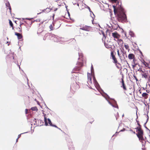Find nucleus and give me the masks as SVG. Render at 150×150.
I'll list each match as a JSON object with an SVG mask.
<instances>
[{
	"label": "nucleus",
	"mask_w": 150,
	"mask_h": 150,
	"mask_svg": "<svg viewBox=\"0 0 150 150\" xmlns=\"http://www.w3.org/2000/svg\"><path fill=\"white\" fill-rule=\"evenodd\" d=\"M129 34L132 37H135V35L134 32L131 30H129Z\"/></svg>",
	"instance_id": "nucleus-15"
},
{
	"label": "nucleus",
	"mask_w": 150,
	"mask_h": 150,
	"mask_svg": "<svg viewBox=\"0 0 150 150\" xmlns=\"http://www.w3.org/2000/svg\"><path fill=\"white\" fill-rule=\"evenodd\" d=\"M129 131H130L132 132H133L134 134H135V132L134 131H133L132 129H130L129 130Z\"/></svg>",
	"instance_id": "nucleus-47"
},
{
	"label": "nucleus",
	"mask_w": 150,
	"mask_h": 150,
	"mask_svg": "<svg viewBox=\"0 0 150 150\" xmlns=\"http://www.w3.org/2000/svg\"><path fill=\"white\" fill-rule=\"evenodd\" d=\"M116 67H117V68L118 69H120V67L119 66H118L117 65L116 66Z\"/></svg>",
	"instance_id": "nucleus-63"
},
{
	"label": "nucleus",
	"mask_w": 150,
	"mask_h": 150,
	"mask_svg": "<svg viewBox=\"0 0 150 150\" xmlns=\"http://www.w3.org/2000/svg\"><path fill=\"white\" fill-rule=\"evenodd\" d=\"M111 56H112V57L113 56H115L113 53L112 52H111Z\"/></svg>",
	"instance_id": "nucleus-56"
},
{
	"label": "nucleus",
	"mask_w": 150,
	"mask_h": 150,
	"mask_svg": "<svg viewBox=\"0 0 150 150\" xmlns=\"http://www.w3.org/2000/svg\"><path fill=\"white\" fill-rule=\"evenodd\" d=\"M23 24V23H21L20 25H19V26L20 27H21V25H22V24Z\"/></svg>",
	"instance_id": "nucleus-60"
},
{
	"label": "nucleus",
	"mask_w": 150,
	"mask_h": 150,
	"mask_svg": "<svg viewBox=\"0 0 150 150\" xmlns=\"http://www.w3.org/2000/svg\"><path fill=\"white\" fill-rule=\"evenodd\" d=\"M47 118L46 117H44V121L45 122L47 121Z\"/></svg>",
	"instance_id": "nucleus-54"
},
{
	"label": "nucleus",
	"mask_w": 150,
	"mask_h": 150,
	"mask_svg": "<svg viewBox=\"0 0 150 150\" xmlns=\"http://www.w3.org/2000/svg\"><path fill=\"white\" fill-rule=\"evenodd\" d=\"M121 83L122 84V86H121V87H122L125 90H126L127 89L124 83L123 78L121 79Z\"/></svg>",
	"instance_id": "nucleus-9"
},
{
	"label": "nucleus",
	"mask_w": 150,
	"mask_h": 150,
	"mask_svg": "<svg viewBox=\"0 0 150 150\" xmlns=\"http://www.w3.org/2000/svg\"><path fill=\"white\" fill-rule=\"evenodd\" d=\"M120 58V60L121 61V62L122 61V60H123V59H122V57L121 56H119Z\"/></svg>",
	"instance_id": "nucleus-51"
},
{
	"label": "nucleus",
	"mask_w": 150,
	"mask_h": 150,
	"mask_svg": "<svg viewBox=\"0 0 150 150\" xmlns=\"http://www.w3.org/2000/svg\"><path fill=\"white\" fill-rule=\"evenodd\" d=\"M77 64L79 66V67H76V68H74V69L73 71L71 72L72 73H75L74 71H76L78 70H79L80 69V67H81L83 66V64L82 63L80 62H77Z\"/></svg>",
	"instance_id": "nucleus-5"
},
{
	"label": "nucleus",
	"mask_w": 150,
	"mask_h": 150,
	"mask_svg": "<svg viewBox=\"0 0 150 150\" xmlns=\"http://www.w3.org/2000/svg\"><path fill=\"white\" fill-rule=\"evenodd\" d=\"M17 29H19V30H18V31L19 32L21 33L22 32V29H21V28L20 27H18V28H17Z\"/></svg>",
	"instance_id": "nucleus-34"
},
{
	"label": "nucleus",
	"mask_w": 150,
	"mask_h": 150,
	"mask_svg": "<svg viewBox=\"0 0 150 150\" xmlns=\"http://www.w3.org/2000/svg\"><path fill=\"white\" fill-rule=\"evenodd\" d=\"M143 131L142 129H141L139 131H138V132L136 134V135L139 138V140H144V138L143 137Z\"/></svg>",
	"instance_id": "nucleus-4"
},
{
	"label": "nucleus",
	"mask_w": 150,
	"mask_h": 150,
	"mask_svg": "<svg viewBox=\"0 0 150 150\" xmlns=\"http://www.w3.org/2000/svg\"><path fill=\"white\" fill-rule=\"evenodd\" d=\"M37 104H38V105H40V104H39V101H37Z\"/></svg>",
	"instance_id": "nucleus-62"
},
{
	"label": "nucleus",
	"mask_w": 150,
	"mask_h": 150,
	"mask_svg": "<svg viewBox=\"0 0 150 150\" xmlns=\"http://www.w3.org/2000/svg\"><path fill=\"white\" fill-rule=\"evenodd\" d=\"M68 145L69 150H74L73 145L72 142L69 143V144Z\"/></svg>",
	"instance_id": "nucleus-10"
},
{
	"label": "nucleus",
	"mask_w": 150,
	"mask_h": 150,
	"mask_svg": "<svg viewBox=\"0 0 150 150\" xmlns=\"http://www.w3.org/2000/svg\"><path fill=\"white\" fill-rule=\"evenodd\" d=\"M147 95H148V94L146 93H143L142 94V96L143 97H145Z\"/></svg>",
	"instance_id": "nucleus-23"
},
{
	"label": "nucleus",
	"mask_w": 150,
	"mask_h": 150,
	"mask_svg": "<svg viewBox=\"0 0 150 150\" xmlns=\"http://www.w3.org/2000/svg\"><path fill=\"white\" fill-rule=\"evenodd\" d=\"M118 27H119V25H118L117 24V25L116 28H114V29L116 30Z\"/></svg>",
	"instance_id": "nucleus-55"
},
{
	"label": "nucleus",
	"mask_w": 150,
	"mask_h": 150,
	"mask_svg": "<svg viewBox=\"0 0 150 150\" xmlns=\"http://www.w3.org/2000/svg\"><path fill=\"white\" fill-rule=\"evenodd\" d=\"M117 55L119 56H120V54L119 51L118 50H117Z\"/></svg>",
	"instance_id": "nucleus-44"
},
{
	"label": "nucleus",
	"mask_w": 150,
	"mask_h": 150,
	"mask_svg": "<svg viewBox=\"0 0 150 150\" xmlns=\"http://www.w3.org/2000/svg\"><path fill=\"white\" fill-rule=\"evenodd\" d=\"M102 34H103V36L104 37H105V38H106L105 35L104 33V32H103Z\"/></svg>",
	"instance_id": "nucleus-53"
},
{
	"label": "nucleus",
	"mask_w": 150,
	"mask_h": 150,
	"mask_svg": "<svg viewBox=\"0 0 150 150\" xmlns=\"http://www.w3.org/2000/svg\"><path fill=\"white\" fill-rule=\"evenodd\" d=\"M79 57L78 58V59H79L80 58H82L83 56V54H82L79 53Z\"/></svg>",
	"instance_id": "nucleus-27"
},
{
	"label": "nucleus",
	"mask_w": 150,
	"mask_h": 150,
	"mask_svg": "<svg viewBox=\"0 0 150 150\" xmlns=\"http://www.w3.org/2000/svg\"><path fill=\"white\" fill-rule=\"evenodd\" d=\"M136 115H137V118L136 119V120L137 123V125L139 126H141V125L139 123V122L138 120H137V119L138 118V116H137V112L136 113Z\"/></svg>",
	"instance_id": "nucleus-21"
},
{
	"label": "nucleus",
	"mask_w": 150,
	"mask_h": 150,
	"mask_svg": "<svg viewBox=\"0 0 150 150\" xmlns=\"http://www.w3.org/2000/svg\"><path fill=\"white\" fill-rule=\"evenodd\" d=\"M87 6V8L88 9L89 12H91V13H92L93 14V17L92 16V18L93 19L92 20V23L93 24V21H94V18H95V15H94V14H93V12L91 11L90 8L88 6Z\"/></svg>",
	"instance_id": "nucleus-12"
},
{
	"label": "nucleus",
	"mask_w": 150,
	"mask_h": 150,
	"mask_svg": "<svg viewBox=\"0 0 150 150\" xmlns=\"http://www.w3.org/2000/svg\"><path fill=\"white\" fill-rule=\"evenodd\" d=\"M125 62H126L127 63V64L128 65V66H129V64L128 63V62H127V61H126V60H125Z\"/></svg>",
	"instance_id": "nucleus-57"
},
{
	"label": "nucleus",
	"mask_w": 150,
	"mask_h": 150,
	"mask_svg": "<svg viewBox=\"0 0 150 150\" xmlns=\"http://www.w3.org/2000/svg\"><path fill=\"white\" fill-rule=\"evenodd\" d=\"M91 80H92L91 74L88 73L87 83L89 85V83L92 84Z\"/></svg>",
	"instance_id": "nucleus-6"
},
{
	"label": "nucleus",
	"mask_w": 150,
	"mask_h": 150,
	"mask_svg": "<svg viewBox=\"0 0 150 150\" xmlns=\"http://www.w3.org/2000/svg\"><path fill=\"white\" fill-rule=\"evenodd\" d=\"M136 65H137L136 64H135L134 65H132V67L133 68H134V67H136Z\"/></svg>",
	"instance_id": "nucleus-49"
},
{
	"label": "nucleus",
	"mask_w": 150,
	"mask_h": 150,
	"mask_svg": "<svg viewBox=\"0 0 150 150\" xmlns=\"http://www.w3.org/2000/svg\"><path fill=\"white\" fill-rule=\"evenodd\" d=\"M112 59H113V60L114 61V62H113L115 64L117 63V59L115 58V56H113L112 57Z\"/></svg>",
	"instance_id": "nucleus-16"
},
{
	"label": "nucleus",
	"mask_w": 150,
	"mask_h": 150,
	"mask_svg": "<svg viewBox=\"0 0 150 150\" xmlns=\"http://www.w3.org/2000/svg\"><path fill=\"white\" fill-rule=\"evenodd\" d=\"M31 109L32 111H37L38 110V109L37 108V107L36 106L32 107L31 108Z\"/></svg>",
	"instance_id": "nucleus-18"
},
{
	"label": "nucleus",
	"mask_w": 150,
	"mask_h": 150,
	"mask_svg": "<svg viewBox=\"0 0 150 150\" xmlns=\"http://www.w3.org/2000/svg\"><path fill=\"white\" fill-rule=\"evenodd\" d=\"M124 47L127 50L129 49V46H128V45H124Z\"/></svg>",
	"instance_id": "nucleus-26"
},
{
	"label": "nucleus",
	"mask_w": 150,
	"mask_h": 150,
	"mask_svg": "<svg viewBox=\"0 0 150 150\" xmlns=\"http://www.w3.org/2000/svg\"><path fill=\"white\" fill-rule=\"evenodd\" d=\"M8 7V8L10 10V13H11V6L10 5V6H9Z\"/></svg>",
	"instance_id": "nucleus-41"
},
{
	"label": "nucleus",
	"mask_w": 150,
	"mask_h": 150,
	"mask_svg": "<svg viewBox=\"0 0 150 150\" xmlns=\"http://www.w3.org/2000/svg\"><path fill=\"white\" fill-rule=\"evenodd\" d=\"M33 121L35 122V123L34 124V125H35V123H36V122H37V120H36V119H35V118L34 120H33Z\"/></svg>",
	"instance_id": "nucleus-43"
},
{
	"label": "nucleus",
	"mask_w": 150,
	"mask_h": 150,
	"mask_svg": "<svg viewBox=\"0 0 150 150\" xmlns=\"http://www.w3.org/2000/svg\"><path fill=\"white\" fill-rule=\"evenodd\" d=\"M28 133V132H24V133H21V134H19L18 136V138H19L21 136V135L22 134H25V133Z\"/></svg>",
	"instance_id": "nucleus-32"
},
{
	"label": "nucleus",
	"mask_w": 150,
	"mask_h": 150,
	"mask_svg": "<svg viewBox=\"0 0 150 150\" xmlns=\"http://www.w3.org/2000/svg\"><path fill=\"white\" fill-rule=\"evenodd\" d=\"M134 57V55L132 53H130L128 55V58L129 59H133Z\"/></svg>",
	"instance_id": "nucleus-13"
},
{
	"label": "nucleus",
	"mask_w": 150,
	"mask_h": 150,
	"mask_svg": "<svg viewBox=\"0 0 150 150\" xmlns=\"http://www.w3.org/2000/svg\"><path fill=\"white\" fill-rule=\"evenodd\" d=\"M19 138H18L16 139V142H18V139Z\"/></svg>",
	"instance_id": "nucleus-61"
},
{
	"label": "nucleus",
	"mask_w": 150,
	"mask_h": 150,
	"mask_svg": "<svg viewBox=\"0 0 150 150\" xmlns=\"http://www.w3.org/2000/svg\"><path fill=\"white\" fill-rule=\"evenodd\" d=\"M57 8H55L54 9V11H56L57 10Z\"/></svg>",
	"instance_id": "nucleus-64"
},
{
	"label": "nucleus",
	"mask_w": 150,
	"mask_h": 150,
	"mask_svg": "<svg viewBox=\"0 0 150 150\" xmlns=\"http://www.w3.org/2000/svg\"><path fill=\"white\" fill-rule=\"evenodd\" d=\"M15 34L17 36L18 39H20L23 38V36L21 34L17 32H15Z\"/></svg>",
	"instance_id": "nucleus-11"
},
{
	"label": "nucleus",
	"mask_w": 150,
	"mask_h": 150,
	"mask_svg": "<svg viewBox=\"0 0 150 150\" xmlns=\"http://www.w3.org/2000/svg\"><path fill=\"white\" fill-rule=\"evenodd\" d=\"M146 122H145V123L144 124V127L146 129H148V130L149 131V132H150V130H149V129H148V128H147V127L146 126Z\"/></svg>",
	"instance_id": "nucleus-29"
},
{
	"label": "nucleus",
	"mask_w": 150,
	"mask_h": 150,
	"mask_svg": "<svg viewBox=\"0 0 150 150\" xmlns=\"http://www.w3.org/2000/svg\"><path fill=\"white\" fill-rule=\"evenodd\" d=\"M147 118L146 122V123L148 122V121L149 120V117L148 115V113L147 114Z\"/></svg>",
	"instance_id": "nucleus-38"
},
{
	"label": "nucleus",
	"mask_w": 150,
	"mask_h": 150,
	"mask_svg": "<svg viewBox=\"0 0 150 150\" xmlns=\"http://www.w3.org/2000/svg\"><path fill=\"white\" fill-rule=\"evenodd\" d=\"M52 9H50L48 8H47L46 9L42 10V12H45L46 13H48L49 12L50 10H52Z\"/></svg>",
	"instance_id": "nucleus-14"
},
{
	"label": "nucleus",
	"mask_w": 150,
	"mask_h": 150,
	"mask_svg": "<svg viewBox=\"0 0 150 150\" xmlns=\"http://www.w3.org/2000/svg\"><path fill=\"white\" fill-rule=\"evenodd\" d=\"M112 7L114 8V12L115 14H116V11H115V7L116 6L115 5H113Z\"/></svg>",
	"instance_id": "nucleus-28"
},
{
	"label": "nucleus",
	"mask_w": 150,
	"mask_h": 150,
	"mask_svg": "<svg viewBox=\"0 0 150 150\" xmlns=\"http://www.w3.org/2000/svg\"><path fill=\"white\" fill-rule=\"evenodd\" d=\"M28 109H25V114H27L28 113Z\"/></svg>",
	"instance_id": "nucleus-45"
},
{
	"label": "nucleus",
	"mask_w": 150,
	"mask_h": 150,
	"mask_svg": "<svg viewBox=\"0 0 150 150\" xmlns=\"http://www.w3.org/2000/svg\"><path fill=\"white\" fill-rule=\"evenodd\" d=\"M121 51L122 53V56H124V53H125V54L126 57L127 58V55L126 54V52L125 51H124V49H123L122 50H121Z\"/></svg>",
	"instance_id": "nucleus-20"
},
{
	"label": "nucleus",
	"mask_w": 150,
	"mask_h": 150,
	"mask_svg": "<svg viewBox=\"0 0 150 150\" xmlns=\"http://www.w3.org/2000/svg\"><path fill=\"white\" fill-rule=\"evenodd\" d=\"M94 72V69L93 65H92L91 67V73L93 74Z\"/></svg>",
	"instance_id": "nucleus-24"
},
{
	"label": "nucleus",
	"mask_w": 150,
	"mask_h": 150,
	"mask_svg": "<svg viewBox=\"0 0 150 150\" xmlns=\"http://www.w3.org/2000/svg\"><path fill=\"white\" fill-rule=\"evenodd\" d=\"M125 130V128H123V129H121V130H120V132H123V131H124Z\"/></svg>",
	"instance_id": "nucleus-50"
},
{
	"label": "nucleus",
	"mask_w": 150,
	"mask_h": 150,
	"mask_svg": "<svg viewBox=\"0 0 150 150\" xmlns=\"http://www.w3.org/2000/svg\"><path fill=\"white\" fill-rule=\"evenodd\" d=\"M117 18L118 21L122 23L127 22V17L124 8L120 6L117 14Z\"/></svg>",
	"instance_id": "nucleus-2"
},
{
	"label": "nucleus",
	"mask_w": 150,
	"mask_h": 150,
	"mask_svg": "<svg viewBox=\"0 0 150 150\" xmlns=\"http://www.w3.org/2000/svg\"><path fill=\"white\" fill-rule=\"evenodd\" d=\"M49 28L51 30H53V26L52 24H51L50 25V26H49Z\"/></svg>",
	"instance_id": "nucleus-31"
},
{
	"label": "nucleus",
	"mask_w": 150,
	"mask_h": 150,
	"mask_svg": "<svg viewBox=\"0 0 150 150\" xmlns=\"http://www.w3.org/2000/svg\"><path fill=\"white\" fill-rule=\"evenodd\" d=\"M93 83L95 87L102 94V96L105 98L108 103L113 107L118 109V107L117 103L116 101L114 99L110 98L107 94L104 92L100 88L94 76H93Z\"/></svg>",
	"instance_id": "nucleus-1"
},
{
	"label": "nucleus",
	"mask_w": 150,
	"mask_h": 150,
	"mask_svg": "<svg viewBox=\"0 0 150 150\" xmlns=\"http://www.w3.org/2000/svg\"><path fill=\"white\" fill-rule=\"evenodd\" d=\"M140 72H141L142 73H144V71H142V69L140 70Z\"/></svg>",
	"instance_id": "nucleus-58"
},
{
	"label": "nucleus",
	"mask_w": 150,
	"mask_h": 150,
	"mask_svg": "<svg viewBox=\"0 0 150 150\" xmlns=\"http://www.w3.org/2000/svg\"><path fill=\"white\" fill-rule=\"evenodd\" d=\"M110 0L112 1L115 2H116L117 1V0Z\"/></svg>",
	"instance_id": "nucleus-59"
},
{
	"label": "nucleus",
	"mask_w": 150,
	"mask_h": 150,
	"mask_svg": "<svg viewBox=\"0 0 150 150\" xmlns=\"http://www.w3.org/2000/svg\"><path fill=\"white\" fill-rule=\"evenodd\" d=\"M138 49H139V50H138L139 51L140 53V54H141V58H142V56L143 57V54H142V52H141V51L139 49V48H138Z\"/></svg>",
	"instance_id": "nucleus-33"
},
{
	"label": "nucleus",
	"mask_w": 150,
	"mask_h": 150,
	"mask_svg": "<svg viewBox=\"0 0 150 150\" xmlns=\"http://www.w3.org/2000/svg\"><path fill=\"white\" fill-rule=\"evenodd\" d=\"M115 116L116 120H117V118H118V117H119L118 112L117 113V115H115Z\"/></svg>",
	"instance_id": "nucleus-35"
},
{
	"label": "nucleus",
	"mask_w": 150,
	"mask_h": 150,
	"mask_svg": "<svg viewBox=\"0 0 150 150\" xmlns=\"http://www.w3.org/2000/svg\"><path fill=\"white\" fill-rule=\"evenodd\" d=\"M135 129H137L136 132H137V131H139L140 130L142 129H141V126H138L136 128H135Z\"/></svg>",
	"instance_id": "nucleus-22"
},
{
	"label": "nucleus",
	"mask_w": 150,
	"mask_h": 150,
	"mask_svg": "<svg viewBox=\"0 0 150 150\" xmlns=\"http://www.w3.org/2000/svg\"><path fill=\"white\" fill-rule=\"evenodd\" d=\"M53 37L54 38V41L58 42L59 41V37L58 36L52 34L48 33L46 34L44 38L43 39L45 40L46 38H47L49 39H52Z\"/></svg>",
	"instance_id": "nucleus-3"
},
{
	"label": "nucleus",
	"mask_w": 150,
	"mask_h": 150,
	"mask_svg": "<svg viewBox=\"0 0 150 150\" xmlns=\"http://www.w3.org/2000/svg\"><path fill=\"white\" fill-rule=\"evenodd\" d=\"M9 25L11 27H12L13 26V24L12 22L10 20H9Z\"/></svg>",
	"instance_id": "nucleus-25"
},
{
	"label": "nucleus",
	"mask_w": 150,
	"mask_h": 150,
	"mask_svg": "<svg viewBox=\"0 0 150 150\" xmlns=\"http://www.w3.org/2000/svg\"><path fill=\"white\" fill-rule=\"evenodd\" d=\"M6 6L7 7H8L9 6H10L9 3L8 1V2L6 3Z\"/></svg>",
	"instance_id": "nucleus-30"
},
{
	"label": "nucleus",
	"mask_w": 150,
	"mask_h": 150,
	"mask_svg": "<svg viewBox=\"0 0 150 150\" xmlns=\"http://www.w3.org/2000/svg\"><path fill=\"white\" fill-rule=\"evenodd\" d=\"M133 77L136 80V81H138V80L136 76L134 75H133Z\"/></svg>",
	"instance_id": "nucleus-36"
},
{
	"label": "nucleus",
	"mask_w": 150,
	"mask_h": 150,
	"mask_svg": "<svg viewBox=\"0 0 150 150\" xmlns=\"http://www.w3.org/2000/svg\"><path fill=\"white\" fill-rule=\"evenodd\" d=\"M52 127H54L57 128H58V127L56 125H53Z\"/></svg>",
	"instance_id": "nucleus-46"
},
{
	"label": "nucleus",
	"mask_w": 150,
	"mask_h": 150,
	"mask_svg": "<svg viewBox=\"0 0 150 150\" xmlns=\"http://www.w3.org/2000/svg\"><path fill=\"white\" fill-rule=\"evenodd\" d=\"M45 125L46 126H47L48 125V122H47V121H45Z\"/></svg>",
	"instance_id": "nucleus-42"
},
{
	"label": "nucleus",
	"mask_w": 150,
	"mask_h": 150,
	"mask_svg": "<svg viewBox=\"0 0 150 150\" xmlns=\"http://www.w3.org/2000/svg\"><path fill=\"white\" fill-rule=\"evenodd\" d=\"M112 36L114 38H118L120 37V35L118 34L117 32L112 33Z\"/></svg>",
	"instance_id": "nucleus-8"
},
{
	"label": "nucleus",
	"mask_w": 150,
	"mask_h": 150,
	"mask_svg": "<svg viewBox=\"0 0 150 150\" xmlns=\"http://www.w3.org/2000/svg\"><path fill=\"white\" fill-rule=\"evenodd\" d=\"M8 7V8L10 10V13H11V6L10 5V6H9Z\"/></svg>",
	"instance_id": "nucleus-40"
},
{
	"label": "nucleus",
	"mask_w": 150,
	"mask_h": 150,
	"mask_svg": "<svg viewBox=\"0 0 150 150\" xmlns=\"http://www.w3.org/2000/svg\"><path fill=\"white\" fill-rule=\"evenodd\" d=\"M90 26L86 25L84 26L83 27L80 28V29L82 30H85L86 31H89L90 30Z\"/></svg>",
	"instance_id": "nucleus-7"
},
{
	"label": "nucleus",
	"mask_w": 150,
	"mask_h": 150,
	"mask_svg": "<svg viewBox=\"0 0 150 150\" xmlns=\"http://www.w3.org/2000/svg\"><path fill=\"white\" fill-rule=\"evenodd\" d=\"M148 74V73H145L143 74H142V77H144L146 79L147 77Z\"/></svg>",
	"instance_id": "nucleus-17"
},
{
	"label": "nucleus",
	"mask_w": 150,
	"mask_h": 150,
	"mask_svg": "<svg viewBox=\"0 0 150 150\" xmlns=\"http://www.w3.org/2000/svg\"><path fill=\"white\" fill-rule=\"evenodd\" d=\"M33 19V18H23V20H24V19H26V20H31V19Z\"/></svg>",
	"instance_id": "nucleus-39"
},
{
	"label": "nucleus",
	"mask_w": 150,
	"mask_h": 150,
	"mask_svg": "<svg viewBox=\"0 0 150 150\" xmlns=\"http://www.w3.org/2000/svg\"><path fill=\"white\" fill-rule=\"evenodd\" d=\"M123 56V60L124 61V60L125 59L126 57L125 54V53H124V56Z\"/></svg>",
	"instance_id": "nucleus-37"
},
{
	"label": "nucleus",
	"mask_w": 150,
	"mask_h": 150,
	"mask_svg": "<svg viewBox=\"0 0 150 150\" xmlns=\"http://www.w3.org/2000/svg\"><path fill=\"white\" fill-rule=\"evenodd\" d=\"M47 120L48 121V123L50 125V126H52L53 124H52V123L50 119L49 118H48Z\"/></svg>",
	"instance_id": "nucleus-19"
},
{
	"label": "nucleus",
	"mask_w": 150,
	"mask_h": 150,
	"mask_svg": "<svg viewBox=\"0 0 150 150\" xmlns=\"http://www.w3.org/2000/svg\"><path fill=\"white\" fill-rule=\"evenodd\" d=\"M73 84H72V85H71V88H71V90H73V89H72V88L73 87Z\"/></svg>",
	"instance_id": "nucleus-52"
},
{
	"label": "nucleus",
	"mask_w": 150,
	"mask_h": 150,
	"mask_svg": "<svg viewBox=\"0 0 150 150\" xmlns=\"http://www.w3.org/2000/svg\"><path fill=\"white\" fill-rule=\"evenodd\" d=\"M142 60L144 61V62H143V64L145 66H146V64H145V61L142 59Z\"/></svg>",
	"instance_id": "nucleus-48"
}]
</instances>
